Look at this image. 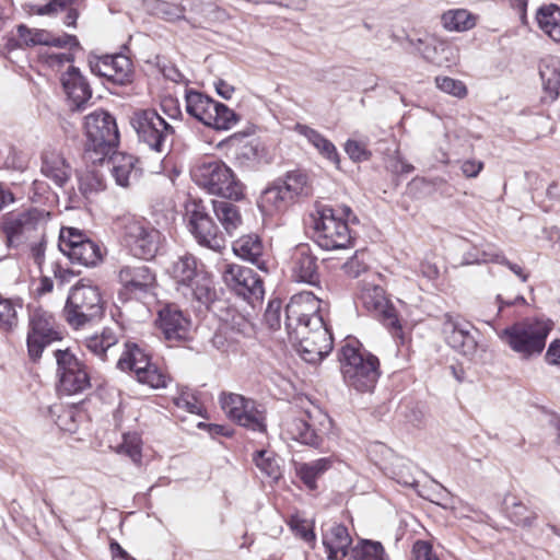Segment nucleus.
<instances>
[{"instance_id":"obj_20","label":"nucleus","mask_w":560,"mask_h":560,"mask_svg":"<svg viewBox=\"0 0 560 560\" xmlns=\"http://www.w3.org/2000/svg\"><path fill=\"white\" fill-rule=\"evenodd\" d=\"M18 39L10 38L8 46L11 48L33 47L37 45L56 47H78L79 42L74 35L65 34L56 37L50 32L40 28H30L24 24L16 27Z\"/></svg>"},{"instance_id":"obj_2","label":"nucleus","mask_w":560,"mask_h":560,"mask_svg":"<svg viewBox=\"0 0 560 560\" xmlns=\"http://www.w3.org/2000/svg\"><path fill=\"white\" fill-rule=\"evenodd\" d=\"M359 223L358 217L346 205L332 208L317 206L314 215V238L326 250L345 249L353 245L350 224Z\"/></svg>"},{"instance_id":"obj_62","label":"nucleus","mask_w":560,"mask_h":560,"mask_svg":"<svg viewBox=\"0 0 560 560\" xmlns=\"http://www.w3.org/2000/svg\"><path fill=\"white\" fill-rule=\"evenodd\" d=\"M413 560H439L428 541L418 540L412 548Z\"/></svg>"},{"instance_id":"obj_46","label":"nucleus","mask_w":560,"mask_h":560,"mask_svg":"<svg viewBox=\"0 0 560 560\" xmlns=\"http://www.w3.org/2000/svg\"><path fill=\"white\" fill-rule=\"evenodd\" d=\"M183 294L188 293L201 304H209L215 298V290L211 278L201 272L195 280L191 287L182 290Z\"/></svg>"},{"instance_id":"obj_56","label":"nucleus","mask_w":560,"mask_h":560,"mask_svg":"<svg viewBox=\"0 0 560 560\" xmlns=\"http://www.w3.org/2000/svg\"><path fill=\"white\" fill-rule=\"evenodd\" d=\"M435 84L439 90L455 97H464L467 94L466 85L456 79L450 77H436Z\"/></svg>"},{"instance_id":"obj_14","label":"nucleus","mask_w":560,"mask_h":560,"mask_svg":"<svg viewBox=\"0 0 560 560\" xmlns=\"http://www.w3.org/2000/svg\"><path fill=\"white\" fill-rule=\"evenodd\" d=\"M59 248L72 262L90 267L102 259L100 246L74 228H63L59 235Z\"/></svg>"},{"instance_id":"obj_26","label":"nucleus","mask_w":560,"mask_h":560,"mask_svg":"<svg viewBox=\"0 0 560 560\" xmlns=\"http://www.w3.org/2000/svg\"><path fill=\"white\" fill-rule=\"evenodd\" d=\"M107 164L116 184L121 187L131 186L138 180L141 173V170L137 166V158L131 154L114 153Z\"/></svg>"},{"instance_id":"obj_41","label":"nucleus","mask_w":560,"mask_h":560,"mask_svg":"<svg viewBox=\"0 0 560 560\" xmlns=\"http://www.w3.org/2000/svg\"><path fill=\"white\" fill-rule=\"evenodd\" d=\"M508 517L517 526L532 527L536 520L537 513L518 501L515 497H508L504 500Z\"/></svg>"},{"instance_id":"obj_6","label":"nucleus","mask_w":560,"mask_h":560,"mask_svg":"<svg viewBox=\"0 0 560 560\" xmlns=\"http://www.w3.org/2000/svg\"><path fill=\"white\" fill-rule=\"evenodd\" d=\"M49 213L43 209L30 208L10 211L0 219V231L8 248H18L37 237L48 221Z\"/></svg>"},{"instance_id":"obj_27","label":"nucleus","mask_w":560,"mask_h":560,"mask_svg":"<svg viewBox=\"0 0 560 560\" xmlns=\"http://www.w3.org/2000/svg\"><path fill=\"white\" fill-rule=\"evenodd\" d=\"M233 253L262 271H268L265 260V246L257 234H247L237 238L232 246Z\"/></svg>"},{"instance_id":"obj_23","label":"nucleus","mask_w":560,"mask_h":560,"mask_svg":"<svg viewBox=\"0 0 560 560\" xmlns=\"http://www.w3.org/2000/svg\"><path fill=\"white\" fill-rule=\"evenodd\" d=\"M158 325L167 341H183L189 336L190 318L176 305H167L159 312Z\"/></svg>"},{"instance_id":"obj_63","label":"nucleus","mask_w":560,"mask_h":560,"mask_svg":"<svg viewBox=\"0 0 560 560\" xmlns=\"http://www.w3.org/2000/svg\"><path fill=\"white\" fill-rule=\"evenodd\" d=\"M37 242H35L31 246V255L34 259V262L40 267L45 260V249H46V241H45V230L40 232L39 235L35 238Z\"/></svg>"},{"instance_id":"obj_4","label":"nucleus","mask_w":560,"mask_h":560,"mask_svg":"<svg viewBox=\"0 0 560 560\" xmlns=\"http://www.w3.org/2000/svg\"><path fill=\"white\" fill-rule=\"evenodd\" d=\"M357 343V340L349 339L341 347L339 360L343 380L357 392H372L380 377V362L375 355L362 352Z\"/></svg>"},{"instance_id":"obj_38","label":"nucleus","mask_w":560,"mask_h":560,"mask_svg":"<svg viewBox=\"0 0 560 560\" xmlns=\"http://www.w3.org/2000/svg\"><path fill=\"white\" fill-rule=\"evenodd\" d=\"M117 330V327H105L101 334L88 337L84 341L86 349L105 361L108 351L118 342Z\"/></svg>"},{"instance_id":"obj_8","label":"nucleus","mask_w":560,"mask_h":560,"mask_svg":"<svg viewBox=\"0 0 560 560\" xmlns=\"http://www.w3.org/2000/svg\"><path fill=\"white\" fill-rule=\"evenodd\" d=\"M138 140L149 149L164 153L173 143L174 128L155 109H138L130 117Z\"/></svg>"},{"instance_id":"obj_55","label":"nucleus","mask_w":560,"mask_h":560,"mask_svg":"<svg viewBox=\"0 0 560 560\" xmlns=\"http://www.w3.org/2000/svg\"><path fill=\"white\" fill-rule=\"evenodd\" d=\"M105 188L104 178L95 171H86L80 176V190L84 195L97 192Z\"/></svg>"},{"instance_id":"obj_35","label":"nucleus","mask_w":560,"mask_h":560,"mask_svg":"<svg viewBox=\"0 0 560 560\" xmlns=\"http://www.w3.org/2000/svg\"><path fill=\"white\" fill-rule=\"evenodd\" d=\"M42 173L50 178L57 186L62 187L70 178V166L57 153H45L42 163Z\"/></svg>"},{"instance_id":"obj_15","label":"nucleus","mask_w":560,"mask_h":560,"mask_svg":"<svg viewBox=\"0 0 560 560\" xmlns=\"http://www.w3.org/2000/svg\"><path fill=\"white\" fill-rule=\"evenodd\" d=\"M226 287L254 305L264 298V284L259 276L250 268L237 264H226L222 271Z\"/></svg>"},{"instance_id":"obj_40","label":"nucleus","mask_w":560,"mask_h":560,"mask_svg":"<svg viewBox=\"0 0 560 560\" xmlns=\"http://www.w3.org/2000/svg\"><path fill=\"white\" fill-rule=\"evenodd\" d=\"M478 16L466 9H454L444 12L441 16L443 27L450 32H466L474 28Z\"/></svg>"},{"instance_id":"obj_32","label":"nucleus","mask_w":560,"mask_h":560,"mask_svg":"<svg viewBox=\"0 0 560 560\" xmlns=\"http://www.w3.org/2000/svg\"><path fill=\"white\" fill-rule=\"evenodd\" d=\"M294 130L303 136L326 160L339 166L340 158L335 144L317 130L302 124H296Z\"/></svg>"},{"instance_id":"obj_44","label":"nucleus","mask_w":560,"mask_h":560,"mask_svg":"<svg viewBox=\"0 0 560 560\" xmlns=\"http://www.w3.org/2000/svg\"><path fill=\"white\" fill-rule=\"evenodd\" d=\"M331 467L330 458H319L311 463L301 464L298 475L303 483L311 490L316 489V480Z\"/></svg>"},{"instance_id":"obj_59","label":"nucleus","mask_w":560,"mask_h":560,"mask_svg":"<svg viewBox=\"0 0 560 560\" xmlns=\"http://www.w3.org/2000/svg\"><path fill=\"white\" fill-rule=\"evenodd\" d=\"M345 151L353 162H363L371 158V152L368 150L366 143L353 139L347 140Z\"/></svg>"},{"instance_id":"obj_18","label":"nucleus","mask_w":560,"mask_h":560,"mask_svg":"<svg viewBox=\"0 0 560 560\" xmlns=\"http://www.w3.org/2000/svg\"><path fill=\"white\" fill-rule=\"evenodd\" d=\"M474 326L459 316L445 314L442 322V332L446 343L460 354L472 358L478 348L472 334Z\"/></svg>"},{"instance_id":"obj_3","label":"nucleus","mask_w":560,"mask_h":560,"mask_svg":"<svg viewBox=\"0 0 560 560\" xmlns=\"http://www.w3.org/2000/svg\"><path fill=\"white\" fill-rule=\"evenodd\" d=\"M552 322L540 318H525L498 331L499 339L517 354L521 360L539 357L545 347Z\"/></svg>"},{"instance_id":"obj_34","label":"nucleus","mask_w":560,"mask_h":560,"mask_svg":"<svg viewBox=\"0 0 560 560\" xmlns=\"http://www.w3.org/2000/svg\"><path fill=\"white\" fill-rule=\"evenodd\" d=\"M212 209L217 220L229 235H233L243 224L240 208L226 200H212Z\"/></svg>"},{"instance_id":"obj_30","label":"nucleus","mask_w":560,"mask_h":560,"mask_svg":"<svg viewBox=\"0 0 560 560\" xmlns=\"http://www.w3.org/2000/svg\"><path fill=\"white\" fill-rule=\"evenodd\" d=\"M351 537L346 526L335 524L323 537V544L326 548L329 560L342 559L348 555V548L351 545Z\"/></svg>"},{"instance_id":"obj_16","label":"nucleus","mask_w":560,"mask_h":560,"mask_svg":"<svg viewBox=\"0 0 560 560\" xmlns=\"http://www.w3.org/2000/svg\"><path fill=\"white\" fill-rule=\"evenodd\" d=\"M359 301L372 315L390 329L399 330V320L393 304L387 300L384 289L365 279L360 282Z\"/></svg>"},{"instance_id":"obj_39","label":"nucleus","mask_w":560,"mask_h":560,"mask_svg":"<svg viewBox=\"0 0 560 560\" xmlns=\"http://www.w3.org/2000/svg\"><path fill=\"white\" fill-rule=\"evenodd\" d=\"M536 20L539 28L552 40L560 43V7L546 4L538 9Z\"/></svg>"},{"instance_id":"obj_49","label":"nucleus","mask_w":560,"mask_h":560,"mask_svg":"<svg viewBox=\"0 0 560 560\" xmlns=\"http://www.w3.org/2000/svg\"><path fill=\"white\" fill-rule=\"evenodd\" d=\"M117 452L128 456L135 464L140 465L142 458V441L137 433H127L118 445Z\"/></svg>"},{"instance_id":"obj_13","label":"nucleus","mask_w":560,"mask_h":560,"mask_svg":"<svg viewBox=\"0 0 560 560\" xmlns=\"http://www.w3.org/2000/svg\"><path fill=\"white\" fill-rule=\"evenodd\" d=\"M219 401L232 421L255 432L266 431L264 412L257 409L254 400L235 393H222Z\"/></svg>"},{"instance_id":"obj_57","label":"nucleus","mask_w":560,"mask_h":560,"mask_svg":"<svg viewBox=\"0 0 560 560\" xmlns=\"http://www.w3.org/2000/svg\"><path fill=\"white\" fill-rule=\"evenodd\" d=\"M42 61L52 70L60 71L63 67L73 66V55L67 52H44L40 55Z\"/></svg>"},{"instance_id":"obj_64","label":"nucleus","mask_w":560,"mask_h":560,"mask_svg":"<svg viewBox=\"0 0 560 560\" xmlns=\"http://www.w3.org/2000/svg\"><path fill=\"white\" fill-rule=\"evenodd\" d=\"M545 360L550 365H560V339H555L550 342Z\"/></svg>"},{"instance_id":"obj_48","label":"nucleus","mask_w":560,"mask_h":560,"mask_svg":"<svg viewBox=\"0 0 560 560\" xmlns=\"http://www.w3.org/2000/svg\"><path fill=\"white\" fill-rule=\"evenodd\" d=\"M292 200L280 184L267 188L260 197V207L266 211L281 210L285 208Z\"/></svg>"},{"instance_id":"obj_9","label":"nucleus","mask_w":560,"mask_h":560,"mask_svg":"<svg viewBox=\"0 0 560 560\" xmlns=\"http://www.w3.org/2000/svg\"><path fill=\"white\" fill-rule=\"evenodd\" d=\"M185 102L186 110L190 116L213 129L229 130L238 121V117L233 109L201 92L187 90Z\"/></svg>"},{"instance_id":"obj_1","label":"nucleus","mask_w":560,"mask_h":560,"mask_svg":"<svg viewBox=\"0 0 560 560\" xmlns=\"http://www.w3.org/2000/svg\"><path fill=\"white\" fill-rule=\"evenodd\" d=\"M322 301L314 293L303 291L294 294L285 307V329L296 342L301 358L317 363L332 350V336L323 315Z\"/></svg>"},{"instance_id":"obj_53","label":"nucleus","mask_w":560,"mask_h":560,"mask_svg":"<svg viewBox=\"0 0 560 560\" xmlns=\"http://www.w3.org/2000/svg\"><path fill=\"white\" fill-rule=\"evenodd\" d=\"M173 400L175 406L179 409L186 410L187 412L192 415L200 416L202 413V404L198 400L196 395L189 389L180 392L176 397H174Z\"/></svg>"},{"instance_id":"obj_51","label":"nucleus","mask_w":560,"mask_h":560,"mask_svg":"<svg viewBox=\"0 0 560 560\" xmlns=\"http://www.w3.org/2000/svg\"><path fill=\"white\" fill-rule=\"evenodd\" d=\"M493 261H503L501 258V250L489 246L487 249L482 252L477 250H468L463 256V264L472 265V264H488Z\"/></svg>"},{"instance_id":"obj_10","label":"nucleus","mask_w":560,"mask_h":560,"mask_svg":"<svg viewBox=\"0 0 560 560\" xmlns=\"http://www.w3.org/2000/svg\"><path fill=\"white\" fill-rule=\"evenodd\" d=\"M122 237L133 256L152 259L160 252L164 237L149 222L127 215L121 219Z\"/></svg>"},{"instance_id":"obj_33","label":"nucleus","mask_w":560,"mask_h":560,"mask_svg":"<svg viewBox=\"0 0 560 560\" xmlns=\"http://www.w3.org/2000/svg\"><path fill=\"white\" fill-rule=\"evenodd\" d=\"M78 0H50L46 4H33L30 11L36 15L56 16L65 12L63 24L66 26H75L78 20V11L75 9Z\"/></svg>"},{"instance_id":"obj_7","label":"nucleus","mask_w":560,"mask_h":560,"mask_svg":"<svg viewBox=\"0 0 560 560\" xmlns=\"http://www.w3.org/2000/svg\"><path fill=\"white\" fill-rule=\"evenodd\" d=\"M68 324L79 329L103 314L100 290L90 280H80L71 290L63 310Z\"/></svg>"},{"instance_id":"obj_36","label":"nucleus","mask_w":560,"mask_h":560,"mask_svg":"<svg viewBox=\"0 0 560 560\" xmlns=\"http://www.w3.org/2000/svg\"><path fill=\"white\" fill-rule=\"evenodd\" d=\"M152 363L148 354L144 353L142 349H140L137 345H126V350L119 358L117 362V366L121 371H131L135 373L137 378L139 374L144 373Z\"/></svg>"},{"instance_id":"obj_19","label":"nucleus","mask_w":560,"mask_h":560,"mask_svg":"<svg viewBox=\"0 0 560 560\" xmlns=\"http://www.w3.org/2000/svg\"><path fill=\"white\" fill-rule=\"evenodd\" d=\"M188 226L198 244L214 252H221L225 247V240L205 208L194 202L188 209Z\"/></svg>"},{"instance_id":"obj_31","label":"nucleus","mask_w":560,"mask_h":560,"mask_svg":"<svg viewBox=\"0 0 560 560\" xmlns=\"http://www.w3.org/2000/svg\"><path fill=\"white\" fill-rule=\"evenodd\" d=\"M308 420L303 418H292L284 423V432L290 439L305 445L316 446L319 444V436L313 428V416L310 411L305 412Z\"/></svg>"},{"instance_id":"obj_25","label":"nucleus","mask_w":560,"mask_h":560,"mask_svg":"<svg viewBox=\"0 0 560 560\" xmlns=\"http://www.w3.org/2000/svg\"><path fill=\"white\" fill-rule=\"evenodd\" d=\"M60 82L70 106L73 109H83L92 97V89L79 68L69 66L61 73Z\"/></svg>"},{"instance_id":"obj_42","label":"nucleus","mask_w":560,"mask_h":560,"mask_svg":"<svg viewBox=\"0 0 560 560\" xmlns=\"http://www.w3.org/2000/svg\"><path fill=\"white\" fill-rule=\"evenodd\" d=\"M539 75L545 91L550 94L551 98H556L560 86L559 61L552 57L542 59L539 65Z\"/></svg>"},{"instance_id":"obj_21","label":"nucleus","mask_w":560,"mask_h":560,"mask_svg":"<svg viewBox=\"0 0 560 560\" xmlns=\"http://www.w3.org/2000/svg\"><path fill=\"white\" fill-rule=\"evenodd\" d=\"M91 71L115 84H125L130 80L131 61L121 54L106 55L90 59Z\"/></svg>"},{"instance_id":"obj_12","label":"nucleus","mask_w":560,"mask_h":560,"mask_svg":"<svg viewBox=\"0 0 560 560\" xmlns=\"http://www.w3.org/2000/svg\"><path fill=\"white\" fill-rule=\"evenodd\" d=\"M62 335L55 316L35 307L31 310L28 317L27 351L33 361L42 357L44 349L54 341L61 340Z\"/></svg>"},{"instance_id":"obj_29","label":"nucleus","mask_w":560,"mask_h":560,"mask_svg":"<svg viewBox=\"0 0 560 560\" xmlns=\"http://www.w3.org/2000/svg\"><path fill=\"white\" fill-rule=\"evenodd\" d=\"M246 327L244 320L238 323L237 327L230 323L221 324L211 338L212 346L223 353L236 352Z\"/></svg>"},{"instance_id":"obj_28","label":"nucleus","mask_w":560,"mask_h":560,"mask_svg":"<svg viewBox=\"0 0 560 560\" xmlns=\"http://www.w3.org/2000/svg\"><path fill=\"white\" fill-rule=\"evenodd\" d=\"M170 277L174 280L178 291L191 287L194 280L202 272L198 269L197 259L190 255L185 254L174 260L167 269Z\"/></svg>"},{"instance_id":"obj_60","label":"nucleus","mask_w":560,"mask_h":560,"mask_svg":"<svg viewBox=\"0 0 560 560\" xmlns=\"http://www.w3.org/2000/svg\"><path fill=\"white\" fill-rule=\"evenodd\" d=\"M342 268L349 277H359L363 271L366 270L364 253L357 252L348 261L343 264Z\"/></svg>"},{"instance_id":"obj_37","label":"nucleus","mask_w":560,"mask_h":560,"mask_svg":"<svg viewBox=\"0 0 560 560\" xmlns=\"http://www.w3.org/2000/svg\"><path fill=\"white\" fill-rule=\"evenodd\" d=\"M152 363L148 354L144 353L142 349H140L137 345H126V350L119 358L117 362V366L121 371H131L135 373L137 378L139 374L144 373Z\"/></svg>"},{"instance_id":"obj_47","label":"nucleus","mask_w":560,"mask_h":560,"mask_svg":"<svg viewBox=\"0 0 560 560\" xmlns=\"http://www.w3.org/2000/svg\"><path fill=\"white\" fill-rule=\"evenodd\" d=\"M350 560H389L380 541L362 539L350 550Z\"/></svg>"},{"instance_id":"obj_54","label":"nucleus","mask_w":560,"mask_h":560,"mask_svg":"<svg viewBox=\"0 0 560 560\" xmlns=\"http://www.w3.org/2000/svg\"><path fill=\"white\" fill-rule=\"evenodd\" d=\"M410 44L417 46V49L422 55V57L427 60H430L435 63H441V60L436 58V51L439 48L441 50H445V45L443 43H438L433 38H418L416 42L413 39H410Z\"/></svg>"},{"instance_id":"obj_17","label":"nucleus","mask_w":560,"mask_h":560,"mask_svg":"<svg viewBox=\"0 0 560 560\" xmlns=\"http://www.w3.org/2000/svg\"><path fill=\"white\" fill-rule=\"evenodd\" d=\"M58 364L59 389L68 395L81 393L90 387L85 365L68 350L55 352Z\"/></svg>"},{"instance_id":"obj_22","label":"nucleus","mask_w":560,"mask_h":560,"mask_svg":"<svg viewBox=\"0 0 560 560\" xmlns=\"http://www.w3.org/2000/svg\"><path fill=\"white\" fill-rule=\"evenodd\" d=\"M290 273L295 282L316 285L319 282L317 257L306 244L298 245L291 253Z\"/></svg>"},{"instance_id":"obj_43","label":"nucleus","mask_w":560,"mask_h":560,"mask_svg":"<svg viewBox=\"0 0 560 560\" xmlns=\"http://www.w3.org/2000/svg\"><path fill=\"white\" fill-rule=\"evenodd\" d=\"M280 185L292 201L295 198L312 195V186L308 176L301 171L289 172Z\"/></svg>"},{"instance_id":"obj_11","label":"nucleus","mask_w":560,"mask_h":560,"mask_svg":"<svg viewBox=\"0 0 560 560\" xmlns=\"http://www.w3.org/2000/svg\"><path fill=\"white\" fill-rule=\"evenodd\" d=\"M86 150L103 156L118 145L119 132L115 118L103 109L95 110L84 118Z\"/></svg>"},{"instance_id":"obj_50","label":"nucleus","mask_w":560,"mask_h":560,"mask_svg":"<svg viewBox=\"0 0 560 560\" xmlns=\"http://www.w3.org/2000/svg\"><path fill=\"white\" fill-rule=\"evenodd\" d=\"M18 326V313L10 299L0 294V331L10 332Z\"/></svg>"},{"instance_id":"obj_5","label":"nucleus","mask_w":560,"mask_h":560,"mask_svg":"<svg viewBox=\"0 0 560 560\" xmlns=\"http://www.w3.org/2000/svg\"><path fill=\"white\" fill-rule=\"evenodd\" d=\"M196 185L210 195H215L233 201L245 197V185L234 172L220 160H206L198 163L191 171Z\"/></svg>"},{"instance_id":"obj_24","label":"nucleus","mask_w":560,"mask_h":560,"mask_svg":"<svg viewBox=\"0 0 560 560\" xmlns=\"http://www.w3.org/2000/svg\"><path fill=\"white\" fill-rule=\"evenodd\" d=\"M118 279L125 292L137 298L148 293L155 284V275L143 264L121 267Z\"/></svg>"},{"instance_id":"obj_45","label":"nucleus","mask_w":560,"mask_h":560,"mask_svg":"<svg viewBox=\"0 0 560 560\" xmlns=\"http://www.w3.org/2000/svg\"><path fill=\"white\" fill-rule=\"evenodd\" d=\"M148 11L167 22H176L185 19L186 5L171 3L164 0H148Z\"/></svg>"},{"instance_id":"obj_52","label":"nucleus","mask_w":560,"mask_h":560,"mask_svg":"<svg viewBox=\"0 0 560 560\" xmlns=\"http://www.w3.org/2000/svg\"><path fill=\"white\" fill-rule=\"evenodd\" d=\"M254 462L261 472L277 480L281 472L277 459L267 451H259L254 456Z\"/></svg>"},{"instance_id":"obj_58","label":"nucleus","mask_w":560,"mask_h":560,"mask_svg":"<svg viewBox=\"0 0 560 560\" xmlns=\"http://www.w3.org/2000/svg\"><path fill=\"white\" fill-rule=\"evenodd\" d=\"M140 383L152 388H162L166 386L167 377L156 365L152 364L144 373L139 374L137 378Z\"/></svg>"},{"instance_id":"obj_61","label":"nucleus","mask_w":560,"mask_h":560,"mask_svg":"<svg viewBox=\"0 0 560 560\" xmlns=\"http://www.w3.org/2000/svg\"><path fill=\"white\" fill-rule=\"evenodd\" d=\"M281 302L279 300H272L268 303L265 311L264 319L270 329H278L281 324L280 318Z\"/></svg>"}]
</instances>
